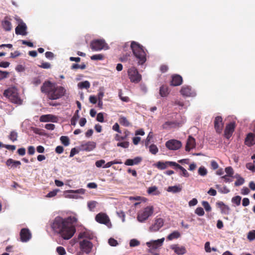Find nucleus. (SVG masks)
Wrapping results in <instances>:
<instances>
[{
	"instance_id": "f257e3e1",
	"label": "nucleus",
	"mask_w": 255,
	"mask_h": 255,
	"mask_svg": "<svg viewBox=\"0 0 255 255\" xmlns=\"http://www.w3.org/2000/svg\"><path fill=\"white\" fill-rule=\"evenodd\" d=\"M77 222L74 217L63 218L57 216L51 223V227L54 233L59 234L63 239L69 240L74 235L76 229L73 223Z\"/></svg>"
},
{
	"instance_id": "f03ea898",
	"label": "nucleus",
	"mask_w": 255,
	"mask_h": 255,
	"mask_svg": "<svg viewBox=\"0 0 255 255\" xmlns=\"http://www.w3.org/2000/svg\"><path fill=\"white\" fill-rule=\"evenodd\" d=\"M41 91L46 95L48 99L57 100L63 96L66 93L65 89L60 86L50 81H45L41 87Z\"/></svg>"
},
{
	"instance_id": "7ed1b4c3",
	"label": "nucleus",
	"mask_w": 255,
	"mask_h": 255,
	"mask_svg": "<svg viewBox=\"0 0 255 255\" xmlns=\"http://www.w3.org/2000/svg\"><path fill=\"white\" fill-rule=\"evenodd\" d=\"M130 48L138 61V64L143 65L146 61V54L143 47L137 42L133 41L131 42Z\"/></svg>"
},
{
	"instance_id": "20e7f679",
	"label": "nucleus",
	"mask_w": 255,
	"mask_h": 255,
	"mask_svg": "<svg viewBox=\"0 0 255 255\" xmlns=\"http://www.w3.org/2000/svg\"><path fill=\"white\" fill-rule=\"evenodd\" d=\"M3 95L12 103L18 105L22 104V100L19 96L17 89L14 87H10L5 90Z\"/></svg>"
},
{
	"instance_id": "39448f33",
	"label": "nucleus",
	"mask_w": 255,
	"mask_h": 255,
	"mask_svg": "<svg viewBox=\"0 0 255 255\" xmlns=\"http://www.w3.org/2000/svg\"><path fill=\"white\" fill-rule=\"evenodd\" d=\"M153 213V206H147L138 213L137 217V220L140 222H143L146 221L149 217L151 216Z\"/></svg>"
},
{
	"instance_id": "423d86ee",
	"label": "nucleus",
	"mask_w": 255,
	"mask_h": 255,
	"mask_svg": "<svg viewBox=\"0 0 255 255\" xmlns=\"http://www.w3.org/2000/svg\"><path fill=\"white\" fill-rule=\"evenodd\" d=\"M128 74L130 81L132 83H138L141 80V75L138 73L135 67H131L128 71Z\"/></svg>"
},
{
	"instance_id": "0eeeda50",
	"label": "nucleus",
	"mask_w": 255,
	"mask_h": 255,
	"mask_svg": "<svg viewBox=\"0 0 255 255\" xmlns=\"http://www.w3.org/2000/svg\"><path fill=\"white\" fill-rule=\"evenodd\" d=\"M106 43L104 40L97 39L91 41L90 47L93 51H100L104 49Z\"/></svg>"
},
{
	"instance_id": "6e6552de",
	"label": "nucleus",
	"mask_w": 255,
	"mask_h": 255,
	"mask_svg": "<svg viewBox=\"0 0 255 255\" xmlns=\"http://www.w3.org/2000/svg\"><path fill=\"white\" fill-rule=\"evenodd\" d=\"M79 246L80 249L87 254H89L93 248V245L89 241L84 239L80 241Z\"/></svg>"
},
{
	"instance_id": "1a4fd4ad",
	"label": "nucleus",
	"mask_w": 255,
	"mask_h": 255,
	"mask_svg": "<svg viewBox=\"0 0 255 255\" xmlns=\"http://www.w3.org/2000/svg\"><path fill=\"white\" fill-rule=\"evenodd\" d=\"M166 147L169 150H176L182 146L181 141L176 139H170L165 143Z\"/></svg>"
},
{
	"instance_id": "9d476101",
	"label": "nucleus",
	"mask_w": 255,
	"mask_h": 255,
	"mask_svg": "<svg viewBox=\"0 0 255 255\" xmlns=\"http://www.w3.org/2000/svg\"><path fill=\"white\" fill-rule=\"evenodd\" d=\"M164 225V220L162 218H157L155 219L154 223L149 229L151 232H155L158 231Z\"/></svg>"
},
{
	"instance_id": "9b49d317",
	"label": "nucleus",
	"mask_w": 255,
	"mask_h": 255,
	"mask_svg": "<svg viewBox=\"0 0 255 255\" xmlns=\"http://www.w3.org/2000/svg\"><path fill=\"white\" fill-rule=\"evenodd\" d=\"M235 128L236 125L234 122L230 123L226 125L224 131V136L226 138L229 139L231 137Z\"/></svg>"
},
{
	"instance_id": "f8f14e48",
	"label": "nucleus",
	"mask_w": 255,
	"mask_h": 255,
	"mask_svg": "<svg viewBox=\"0 0 255 255\" xmlns=\"http://www.w3.org/2000/svg\"><path fill=\"white\" fill-rule=\"evenodd\" d=\"M224 127V123L223 122V119L220 116H217L215 118L214 120V128L216 132L218 133H221Z\"/></svg>"
},
{
	"instance_id": "ddd939ff",
	"label": "nucleus",
	"mask_w": 255,
	"mask_h": 255,
	"mask_svg": "<svg viewBox=\"0 0 255 255\" xmlns=\"http://www.w3.org/2000/svg\"><path fill=\"white\" fill-rule=\"evenodd\" d=\"M175 164V162L174 161H167L165 162L163 161H158L156 162V163L155 164V166L159 170H164L167 168L168 167L170 166L172 167L174 166Z\"/></svg>"
},
{
	"instance_id": "4468645a",
	"label": "nucleus",
	"mask_w": 255,
	"mask_h": 255,
	"mask_svg": "<svg viewBox=\"0 0 255 255\" xmlns=\"http://www.w3.org/2000/svg\"><path fill=\"white\" fill-rule=\"evenodd\" d=\"M20 236L21 242H26L30 240L31 235L28 229L23 228L20 231Z\"/></svg>"
},
{
	"instance_id": "2eb2a0df",
	"label": "nucleus",
	"mask_w": 255,
	"mask_h": 255,
	"mask_svg": "<svg viewBox=\"0 0 255 255\" xmlns=\"http://www.w3.org/2000/svg\"><path fill=\"white\" fill-rule=\"evenodd\" d=\"M181 94L184 97H194L195 93L189 86H183L180 91Z\"/></svg>"
},
{
	"instance_id": "dca6fc26",
	"label": "nucleus",
	"mask_w": 255,
	"mask_h": 255,
	"mask_svg": "<svg viewBox=\"0 0 255 255\" xmlns=\"http://www.w3.org/2000/svg\"><path fill=\"white\" fill-rule=\"evenodd\" d=\"M96 221L99 223L107 224L110 220L108 216L104 213H100L97 214L95 217Z\"/></svg>"
},
{
	"instance_id": "f3484780",
	"label": "nucleus",
	"mask_w": 255,
	"mask_h": 255,
	"mask_svg": "<svg viewBox=\"0 0 255 255\" xmlns=\"http://www.w3.org/2000/svg\"><path fill=\"white\" fill-rule=\"evenodd\" d=\"M183 83L182 77L178 74H174L172 76L170 85L172 86H178Z\"/></svg>"
},
{
	"instance_id": "a211bd4d",
	"label": "nucleus",
	"mask_w": 255,
	"mask_h": 255,
	"mask_svg": "<svg viewBox=\"0 0 255 255\" xmlns=\"http://www.w3.org/2000/svg\"><path fill=\"white\" fill-rule=\"evenodd\" d=\"M96 146V143L94 141H88L81 144V147L83 150L90 151L93 150Z\"/></svg>"
},
{
	"instance_id": "6ab92c4d",
	"label": "nucleus",
	"mask_w": 255,
	"mask_h": 255,
	"mask_svg": "<svg viewBox=\"0 0 255 255\" xmlns=\"http://www.w3.org/2000/svg\"><path fill=\"white\" fill-rule=\"evenodd\" d=\"M27 26L25 23H22V24H18L15 28V33L17 35H26Z\"/></svg>"
},
{
	"instance_id": "aec40b11",
	"label": "nucleus",
	"mask_w": 255,
	"mask_h": 255,
	"mask_svg": "<svg viewBox=\"0 0 255 255\" xmlns=\"http://www.w3.org/2000/svg\"><path fill=\"white\" fill-rule=\"evenodd\" d=\"M164 238H162L160 239H158L155 241H153L150 242H147L146 245L149 248H152L153 249H157L158 247L162 246Z\"/></svg>"
},
{
	"instance_id": "412c9836",
	"label": "nucleus",
	"mask_w": 255,
	"mask_h": 255,
	"mask_svg": "<svg viewBox=\"0 0 255 255\" xmlns=\"http://www.w3.org/2000/svg\"><path fill=\"white\" fill-rule=\"evenodd\" d=\"M195 139L191 136H189L187 140L185 150L189 151L191 149L195 147Z\"/></svg>"
},
{
	"instance_id": "4be33fe9",
	"label": "nucleus",
	"mask_w": 255,
	"mask_h": 255,
	"mask_svg": "<svg viewBox=\"0 0 255 255\" xmlns=\"http://www.w3.org/2000/svg\"><path fill=\"white\" fill-rule=\"evenodd\" d=\"M245 143L248 146H251L255 144V135L253 133H249L245 138Z\"/></svg>"
},
{
	"instance_id": "5701e85b",
	"label": "nucleus",
	"mask_w": 255,
	"mask_h": 255,
	"mask_svg": "<svg viewBox=\"0 0 255 255\" xmlns=\"http://www.w3.org/2000/svg\"><path fill=\"white\" fill-rule=\"evenodd\" d=\"M94 236L92 232L86 230L85 231L80 233L78 235V239L86 238L88 240H92L94 238Z\"/></svg>"
},
{
	"instance_id": "b1692460",
	"label": "nucleus",
	"mask_w": 255,
	"mask_h": 255,
	"mask_svg": "<svg viewBox=\"0 0 255 255\" xmlns=\"http://www.w3.org/2000/svg\"><path fill=\"white\" fill-rule=\"evenodd\" d=\"M216 204L221 209L222 214L225 215L229 214L230 209L228 206L225 205L223 202H218Z\"/></svg>"
},
{
	"instance_id": "393cba45",
	"label": "nucleus",
	"mask_w": 255,
	"mask_h": 255,
	"mask_svg": "<svg viewBox=\"0 0 255 255\" xmlns=\"http://www.w3.org/2000/svg\"><path fill=\"white\" fill-rule=\"evenodd\" d=\"M142 160L140 157H136L133 159H128L125 162V164L128 166H132L139 164Z\"/></svg>"
},
{
	"instance_id": "a878e982",
	"label": "nucleus",
	"mask_w": 255,
	"mask_h": 255,
	"mask_svg": "<svg viewBox=\"0 0 255 255\" xmlns=\"http://www.w3.org/2000/svg\"><path fill=\"white\" fill-rule=\"evenodd\" d=\"M10 18L7 16L4 17V20L2 21V26L5 31H10L11 29V24L9 21Z\"/></svg>"
},
{
	"instance_id": "bb28decb",
	"label": "nucleus",
	"mask_w": 255,
	"mask_h": 255,
	"mask_svg": "<svg viewBox=\"0 0 255 255\" xmlns=\"http://www.w3.org/2000/svg\"><path fill=\"white\" fill-rule=\"evenodd\" d=\"M5 163L7 166H11V167H16L21 165L20 161L14 160L11 158L8 159Z\"/></svg>"
},
{
	"instance_id": "cd10ccee",
	"label": "nucleus",
	"mask_w": 255,
	"mask_h": 255,
	"mask_svg": "<svg viewBox=\"0 0 255 255\" xmlns=\"http://www.w3.org/2000/svg\"><path fill=\"white\" fill-rule=\"evenodd\" d=\"M57 118L52 115H46L41 116L40 120L41 122H47L49 121L54 122Z\"/></svg>"
},
{
	"instance_id": "c85d7f7f",
	"label": "nucleus",
	"mask_w": 255,
	"mask_h": 255,
	"mask_svg": "<svg viewBox=\"0 0 255 255\" xmlns=\"http://www.w3.org/2000/svg\"><path fill=\"white\" fill-rule=\"evenodd\" d=\"M171 249L177 255H183L186 252L185 248L182 247H180L177 246H172L171 247Z\"/></svg>"
},
{
	"instance_id": "c756f323",
	"label": "nucleus",
	"mask_w": 255,
	"mask_h": 255,
	"mask_svg": "<svg viewBox=\"0 0 255 255\" xmlns=\"http://www.w3.org/2000/svg\"><path fill=\"white\" fill-rule=\"evenodd\" d=\"M159 94L162 97H166L169 94L168 87L164 85L161 86L159 89Z\"/></svg>"
},
{
	"instance_id": "7c9ffc66",
	"label": "nucleus",
	"mask_w": 255,
	"mask_h": 255,
	"mask_svg": "<svg viewBox=\"0 0 255 255\" xmlns=\"http://www.w3.org/2000/svg\"><path fill=\"white\" fill-rule=\"evenodd\" d=\"M174 167L175 169H179L181 171V172H182L181 175L182 176L186 177H189V174L188 172L187 171V170L184 168H183L182 166H181V165H180L179 164L177 163L176 162H175Z\"/></svg>"
},
{
	"instance_id": "2f4dec72",
	"label": "nucleus",
	"mask_w": 255,
	"mask_h": 255,
	"mask_svg": "<svg viewBox=\"0 0 255 255\" xmlns=\"http://www.w3.org/2000/svg\"><path fill=\"white\" fill-rule=\"evenodd\" d=\"M182 190V187L180 185L169 186L167 189L168 192H171L172 193H178L180 192Z\"/></svg>"
},
{
	"instance_id": "473e14b6",
	"label": "nucleus",
	"mask_w": 255,
	"mask_h": 255,
	"mask_svg": "<svg viewBox=\"0 0 255 255\" xmlns=\"http://www.w3.org/2000/svg\"><path fill=\"white\" fill-rule=\"evenodd\" d=\"M180 237V234L178 231H175L169 234L167 237V239L169 241H171L173 239H178Z\"/></svg>"
},
{
	"instance_id": "72a5a7b5",
	"label": "nucleus",
	"mask_w": 255,
	"mask_h": 255,
	"mask_svg": "<svg viewBox=\"0 0 255 255\" xmlns=\"http://www.w3.org/2000/svg\"><path fill=\"white\" fill-rule=\"evenodd\" d=\"M119 122L120 124L122 125L125 126V127H128L130 126V123L128 120V119L124 117V116H121L119 119Z\"/></svg>"
},
{
	"instance_id": "f704fd0d",
	"label": "nucleus",
	"mask_w": 255,
	"mask_h": 255,
	"mask_svg": "<svg viewBox=\"0 0 255 255\" xmlns=\"http://www.w3.org/2000/svg\"><path fill=\"white\" fill-rule=\"evenodd\" d=\"M80 116L79 115V110H77L73 117L71 119V124L73 126H75L76 125V122L77 120L79 119Z\"/></svg>"
},
{
	"instance_id": "c9c22d12",
	"label": "nucleus",
	"mask_w": 255,
	"mask_h": 255,
	"mask_svg": "<svg viewBox=\"0 0 255 255\" xmlns=\"http://www.w3.org/2000/svg\"><path fill=\"white\" fill-rule=\"evenodd\" d=\"M235 177L237 178V181L235 182V185L236 186H240L244 183V179L241 177L239 174H236Z\"/></svg>"
},
{
	"instance_id": "e433bc0d",
	"label": "nucleus",
	"mask_w": 255,
	"mask_h": 255,
	"mask_svg": "<svg viewBox=\"0 0 255 255\" xmlns=\"http://www.w3.org/2000/svg\"><path fill=\"white\" fill-rule=\"evenodd\" d=\"M60 141L65 146H68L70 144V140L67 136H61L60 137Z\"/></svg>"
},
{
	"instance_id": "4c0bfd02",
	"label": "nucleus",
	"mask_w": 255,
	"mask_h": 255,
	"mask_svg": "<svg viewBox=\"0 0 255 255\" xmlns=\"http://www.w3.org/2000/svg\"><path fill=\"white\" fill-rule=\"evenodd\" d=\"M90 84L89 82L88 81H85L80 82L79 83H78V87L81 89H83V88L88 89L90 87Z\"/></svg>"
},
{
	"instance_id": "58836bf2",
	"label": "nucleus",
	"mask_w": 255,
	"mask_h": 255,
	"mask_svg": "<svg viewBox=\"0 0 255 255\" xmlns=\"http://www.w3.org/2000/svg\"><path fill=\"white\" fill-rule=\"evenodd\" d=\"M98 203L97 202L95 201H91L88 203V207L89 209V210L91 211H94V209L96 207V205H97Z\"/></svg>"
},
{
	"instance_id": "ea45409f",
	"label": "nucleus",
	"mask_w": 255,
	"mask_h": 255,
	"mask_svg": "<svg viewBox=\"0 0 255 255\" xmlns=\"http://www.w3.org/2000/svg\"><path fill=\"white\" fill-rule=\"evenodd\" d=\"M149 151L153 154H156L158 151V149L156 145L152 144L149 146Z\"/></svg>"
},
{
	"instance_id": "a19ab883",
	"label": "nucleus",
	"mask_w": 255,
	"mask_h": 255,
	"mask_svg": "<svg viewBox=\"0 0 255 255\" xmlns=\"http://www.w3.org/2000/svg\"><path fill=\"white\" fill-rule=\"evenodd\" d=\"M9 75V72L0 70V81L8 78Z\"/></svg>"
},
{
	"instance_id": "79ce46f5",
	"label": "nucleus",
	"mask_w": 255,
	"mask_h": 255,
	"mask_svg": "<svg viewBox=\"0 0 255 255\" xmlns=\"http://www.w3.org/2000/svg\"><path fill=\"white\" fill-rule=\"evenodd\" d=\"M17 138V133L15 131H11L9 135V138L10 140L12 141L13 142L16 141Z\"/></svg>"
},
{
	"instance_id": "37998d69",
	"label": "nucleus",
	"mask_w": 255,
	"mask_h": 255,
	"mask_svg": "<svg viewBox=\"0 0 255 255\" xmlns=\"http://www.w3.org/2000/svg\"><path fill=\"white\" fill-rule=\"evenodd\" d=\"M157 188L155 186L150 187L148 188V189L147 190V193L149 194H153L154 195H157V194H158V192L154 193L157 191Z\"/></svg>"
},
{
	"instance_id": "c03bdc74",
	"label": "nucleus",
	"mask_w": 255,
	"mask_h": 255,
	"mask_svg": "<svg viewBox=\"0 0 255 255\" xmlns=\"http://www.w3.org/2000/svg\"><path fill=\"white\" fill-rule=\"evenodd\" d=\"M225 172H226L227 174L230 176L232 177L234 174V170L233 168L231 166H228L225 168Z\"/></svg>"
},
{
	"instance_id": "a18cd8bd",
	"label": "nucleus",
	"mask_w": 255,
	"mask_h": 255,
	"mask_svg": "<svg viewBox=\"0 0 255 255\" xmlns=\"http://www.w3.org/2000/svg\"><path fill=\"white\" fill-rule=\"evenodd\" d=\"M241 197L240 196H236L233 197L232 199L233 203L236 204L237 206H239L241 204Z\"/></svg>"
},
{
	"instance_id": "49530a36",
	"label": "nucleus",
	"mask_w": 255,
	"mask_h": 255,
	"mask_svg": "<svg viewBox=\"0 0 255 255\" xmlns=\"http://www.w3.org/2000/svg\"><path fill=\"white\" fill-rule=\"evenodd\" d=\"M202 205L206 211L209 212L211 210V207L207 201H203L202 202Z\"/></svg>"
},
{
	"instance_id": "de8ad7c7",
	"label": "nucleus",
	"mask_w": 255,
	"mask_h": 255,
	"mask_svg": "<svg viewBox=\"0 0 255 255\" xmlns=\"http://www.w3.org/2000/svg\"><path fill=\"white\" fill-rule=\"evenodd\" d=\"M103 58L104 56L101 54L93 55L91 57V59L92 60H101Z\"/></svg>"
},
{
	"instance_id": "09e8293b",
	"label": "nucleus",
	"mask_w": 255,
	"mask_h": 255,
	"mask_svg": "<svg viewBox=\"0 0 255 255\" xmlns=\"http://www.w3.org/2000/svg\"><path fill=\"white\" fill-rule=\"evenodd\" d=\"M56 252L59 255H65L66 254V251L63 247H58L56 248Z\"/></svg>"
},
{
	"instance_id": "8fccbe9b",
	"label": "nucleus",
	"mask_w": 255,
	"mask_h": 255,
	"mask_svg": "<svg viewBox=\"0 0 255 255\" xmlns=\"http://www.w3.org/2000/svg\"><path fill=\"white\" fill-rule=\"evenodd\" d=\"M198 173L201 176H204L207 174V170L204 167H200L198 169Z\"/></svg>"
},
{
	"instance_id": "3c124183",
	"label": "nucleus",
	"mask_w": 255,
	"mask_h": 255,
	"mask_svg": "<svg viewBox=\"0 0 255 255\" xmlns=\"http://www.w3.org/2000/svg\"><path fill=\"white\" fill-rule=\"evenodd\" d=\"M247 169L253 172H255V161L253 163H248L246 165Z\"/></svg>"
},
{
	"instance_id": "603ef678",
	"label": "nucleus",
	"mask_w": 255,
	"mask_h": 255,
	"mask_svg": "<svg viewBox=\"0 0 255 255\" xmlns=\"http://www.w3.org/2000/svg\"><path fill=\"white\" fill-rule=\"evenodd\" d=\"M140 242L136 239H132L130 241L129 246L130 247H134L139 246Z\"/></svg>"
},
{
	"instance_id": "864d4df0",
	"label": "nucleus",
	"mask_w": 255,
	"mask_h": 255,
	"mask_svg": "<svg viewBox=\"0 0 255 255\" xmlns=\"http://www.w3.org/2000/svg\"><path fill=\"white\" fill-rule=\"evenodd\" d=\"M195 214L200 216H203L205 214V212L202 207L197 208L195 211Z\"/></svg>"
},
{
	"instance_id": "5fc2aeb1",
	"label": "nucleus",
	"mask_w": 255,
	"mask_h": 255,
	"mask_svg": "<svg viewBox=\"0 0 255 255\" xmlns=\"http://www.w3.org/2000/svg\"><path fill=\"white\" fill-rule=\"evenodd\" d=\"M248 239L250 241H253L255 239V230H253L249 232L248 234Z\"/></svg>"
},
{
	"instance_id": "6e6d98bb",
	"label": "nucleus",
	"mask_w": 255,
	"mask_h": 255,
	"mask_svg": "<svg viewBox=\"0 0 255 255\" xmlns=\"http://www.w3.org/2000/svg\"><path fill=\"white\" fill-rule=\"evenodd\" d=\"M59 191V189H55L52 191H50L49 192L47 195H46V197H48V198H51V197H54L55 196H56L58 193V192Z\"/></svg>"
},
{
	"instance_id": "4d7b16f0",
	"label": "nucleus",
	"mask_w": 255,
	"mask_h": 255,
	"mask_svg": "<svg viewBox=\"0 0 255 255\" xmlns=\"http://www.w3.org/2000/svg\"><path fill=\"white\" fill-rule=\"evenodd\" d=\"M129 144V143L128 141H124L118 142L117 143V146L123 147L124 148H127L128 147Z\"/></svg>"
},
{
	"instance_id": "13d9d810",
	"label": "nucleus",
	"mask_w": 255,
	"mask_h": 255,
	"mask_svg": "<svg viewBox=\"0 0 255 255\" xmlns=\"http://www.w3.org/2000/svg\"><path fill=\"white\" fill-rule=\"evenodd\" d=\"M176 123L174 122H166L163 125V128H166L168 127H172L173 125H175Z\"/></svg>"
},
{
	"instance_id": "bf43d9fd",
	"label": "nucleus",
	"mask_w": 255,
	"mask_h": 255,
	"mask_svg": "<svg viewBox=\"0 0 255 255\" xmlns=\"http://www.w3.org/2000/svg\"><path fill=\"white\" fill-rule=\"evenodd\" d=\"M96 120L99 122L103 123L104 121L103 114L102 113H98L97 116Z\"/></svg>"
},
{
	"instance_id": "052dcab7",
	"label": "nucleus",
	"mask_w": 255,
	"mask_h": 255,
	"mask_svg": "<svg viewBox=\"0 0 255 255\" xmlns=\"http://www.w3.org/2000/svg\"><path fill=\"white\" fill-rule=\"evenodd\" d=\"M105 163V161L104 159H101L97 161L95 163V165L97 167L100 168L103 167Z\"/></svg>"
},
{
	"instance_id": "680f3d73",
	"label": "nucleus",
	"mask_w": 255,
	"mask_h": 255,
	"mask_svg": "<svg viewBox=\"0 0 255 255\" xmlns=\"http://www.w3.org/2000/svg\"><path fill=\"white\" fill-rule=\"evenodd\" d=\"M108 243L110 246L113 247H115L118 244L117 241L113 238H110Z\"/></svg>"
},
{
	"instance_id": "e2e57ef3",
	"label": "nucleus",
	"mask_w": 255,
	"mask_h": 255,
	"mask_svg": "<svg viewBox=\"0 0 255 255\" xmlns=\"http://www.w3.org/2000/svg\"><path fill=\"white\" fill-rule=\"evenodd\" d=\"M85 189L81 188V189L76 190H69V192L70 193H80L81 194H83L85 193Z\"/></svg>"
},
{
	"instance_id": "0e129e2a",
	"label": "nucleus",
	"mask_w": 255,
	"mask_h": 255,
	"mask_svg": "<svg viewBox=\"0 0 255 255\" xmlns=\"http://www.w3.org/2000/svg\"><path fill=\"white\" fill-rule=\"evenodd\" d=\"M211 166L212 169H213L214 170L217 169L219 167L218 163L215 160H212L211 161Z\"/></svg>"
},
{
	"instance_id": "69168bd1",
	"label": "nucleus",
	"mask_w": 255,
	"mask_h": 255,
	"mask_svg": "<svg viewBox=\"0 0 255 255\" xmlns=\"http://www.w3.org/2000/svg\"><path fill=\"white\" fill-rule=\"evenodd\" d=\"M168 70V67L166 65H162L160 67V70L162 73H165Z\"/></svg>"
},
{
	"instance_id": "338daca9",
	"label": "nucleus",
	"mask_w": 255,
	"mask_h": 255,
	"mask_svg": "<svg viewBox=\"0 0 255 255\" xmlns=\"http://www.w3.org/2000/svg\"><path fill=\"white\" fill-rule=\"evenodd\" d=\"M35 153V148L33 146H29L28 147V153L29 155H33Z\"/></svg>"
},
{
	"instance_id": "774afa93",
	"label": "nucleus",
	"mask_w": 255,
	"mask_h": 255,
	"mask_svg": "<svg viewBox=\"0 0 255 255\" xmlns=\"http://www.w3.org/2000/svg\"><path fill=\"white\" fill-rule=\"evenodd\" d=\"M113 129L120 133L122 132L121 130L120 129L119 125L118 123H116L114 124V125L113 126Z\"/></svg>"
}]
</instances>
